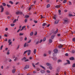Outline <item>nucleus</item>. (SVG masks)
Instances as JSON below:
<instances>
[{"mask_svg":"<svg viewBox=\"0 0 75 75\" xmlns=\"http://www.w3.org/2000/svg\"><path fill=\"white\" fill-rule=\"evenodd\" d=\"M9 43V45H11V44H12V42H8Z\"/></svg>","mask_w":75,"mask_h":75,"instance_id":"46","label":"nucleus"},{"mask_svg":"<svg viewBox=\"0 0 75 75\" xmlns=\"http://www.w3.org/2000/svg\"><path fill=\"white\" fill-rule=\"evenodd\" d=\"M32 64L33 67H34V68H35V65H34V64L32 63Z\"/></svg>","mask_w":75,"mask_h":75,"instance_id":"34","label":"nucleus"},{"mask_svg":"<svg viewBox=\"0 0 75 75\" xmlns=\"http://www.w3.org/2000/svg\"><path fill=\"white\" fill-rule=\"evenodd\" d=\"M33 52H34V53L35 54L36 53V49H35L34 50Z\"/></svg>","mask_w":75,"mask_h":75,"instance_id":"32","label":"nucleus"},{"mask_svg":"<svg viewBox=\"0 0 75 75\" xmlns=\"http://www.w3.org/2000/svg\"><path fill=\"white\" fill-rule=\"evenodd\" d=\"M49 43H51L52 42V40L51 39H49Z\"/></svg>","mask_w":75,"mask_h":75,"instance_id":"17","label":"nucleus"},{"mask_svg":"<svg viewBox=\"0 0 75 75\" xmlns=\"http://www.w3.org/2000/svg\"><path fill=\"white\" fill-rule=\"evenodd\" d=\"M72 41L74 42L75 41V38H73L72 39Z\"/></svg>","mask_w":75,"mask_h":75,"instance_id":"42","label":"nucleus"},{"mask_svg":"<svg viewBox=\"0 0 75 75\" xmlns=\"http://www.w3.org/2000/svg\"><path fill=\"white\" fill-rule=\"evenodd\" d=\"M70 60H73L74 59V58L73 57H71L70 58Z\"/></svg>","mask_w":75,"mask_h":75,"instance_id":"22","label":"nucleus"},{"mask_svg":"<svg viewBox=\"0 0 75 75\" xmlns=\"http://www.w3.org/2000/svg\"><path fill=\"white\" fill-rule=\"evenodd\" d=\"M55 37V35H52L51 37V38L52 39H53L54 38V37Z\"/></svg>","mask_w":75,"mask_h":75,"instance_id":"21","label":"nucleus"},{"mask_svg":"<svg viewBox=\"0 0 75 75\" xmlns=\"http://www.w3.org/2000/svg\"><path fill=\"white\" fill-rule=\"evenodd\" d=\"M2 5L4 7H5L6 6V4L4 3H2Z\"/></svg>","mask_w":75,"mask_h":75,"instance_id":"18","label":"nucleus"},{"mask_svg":"<svg viewBox=\"0 0 75 75\" xmlns=\"http://www.w3.org/2000/svg\"><path fill=\"white\" fill-rule=\"evenodd\" d=\"M30 52H31V50H28V51L27 53V54L28 56L30 55Z\"/></svg>","mask_w":75,"mask_h":75,"instance_id":"6","label":"nucleus"},{"mask_svg":"<svg viewBox=\"0 0 75 75\" xmlns=\"http://www.w3.org/2000/svg\"><path fill=\"white\" fill-rule=\"evenodd\" d=\"M40 72L42 74H44L45 72V71L43 70H40Z\"/></svg>","mask_w":75,"mask_h":75,"instance_id":"4","label":"nucleus"},{"mask_svg":"<svg viewBox=\"0 0 75 75\" xmlns=\"http://www.w3.org/2000/svg\"><path fill=\"white\" fill-rule=\"evenodd\" d=\"M29 60L28 59H27L26 60H24L25 62H27V61H28Z\"/></svg>","mask_w":75,"mask_h":75,"instance_id":"50","label":"nucleus"},{"mask_svg":"<svg viewBox=\"0 0 75 75\" xmlns=\"http://www.w3.org/2000/svg\"><path fill=\"white\" fill-rule=\"evenodd\" d=\"M15 25V24H11V27H13V26H14Z\"/></svg>","mask_w":75,"mask_h":75,"instance_id":"35","label":"nucleus"},{"mask_svg":"<svg viewBox=\"0 0 75 75\" xmlns=\"http://www.w3.org/2000/svg\"><path fill=\"white\" fill-rule=\"evenodd\" d=\"M67 63L68 64H70V62L69 61V60H67Z\"/></svg>","mask_w":75,"mask_h":75,"instance_id":"30","label":"nucleus"},{"mask_svg":"<svg viewBox=\"0 0 75 75\" xmlns=\"http://www.w3.org/2000/svg\"><path fill=\"white\" fill-rule=\"evenodd\" d=\"M42 18H44V17H43L42 16V15H41V19H42Z\"/></svg>","mask_w":75,"mask_h":75,"instance_id":"52","label":"nucleus"},{"mask_svg":"<svg viewBox=\"0 0 75 75\" xmlns=\"http://www.w3.org/2000/svg\"><path fill=\"white\" fill-rule=\"evenodd\" d=\"M69 5L70 6H71V5H72V3H71V2L69 1Z\"/></svg>","mask_w":75,"mask_h":75,"instance_id":"41","label":"nucleus"},{"mask_svg":"<svg viewBox=\"0 0 75 75\" xmlns=\"http://www.w3.org/2000/svg\"><path fill=\"white\" fill-rule=\"evenodd\" d=\"M45 38H44L43 40V41L44 42L45 41Z\"/></svg>","mask_w":75,"mask_h":75,"instance_id":"63","label":"nucleus"},{"mask_svg":"<svg viewBox=\"0 0 75 75\" xmlns=\"http://www.w3.org/2000/svg\"><path fill=\"white\" fill-rule=\"evenodd\" d=\"M53 18L54 20H56V17H55V16H53Z\"/></svg>","mask_w":75,"mask_h":75,"instance_id":"54","label":"nucleus"},{"mask_svg":"<svg viewBox=\"0 0 75 75\" xmlns=\"http://www.w3.org/2000/svg\"><path fill=\"white\" fill-rule=\"evenodd\" d=\"M0 7L1 8V12L2 13L4 11V8H3V5H1Z\"/></svg>","mask_w":75,"mask_h":75,"instance_id":"2","label":"nucleus"},{"mask_svg":"<svg viewBox=\"0 0 75 75\" xmlns=\"http://www.w3.org/2000/svg\"><path fill=\"white\" fill-rule=\"evenodd\" d=\"M10 52V50H8L7 52V54L8 55V54H10V52Z\"/></svg>","mask_w":75,"mask_h":75,"instance_id":"26","label":"nucleus"},{"mask_svg":"<svg viewBox=\"0 0 75 75\" xmlns=\"http://www.w3.org/2000/svg\"><path fill=\"white\" fill-rule=\"evenodd\" d=\"M71 52H72V53H75V50H72Z\"/></svg>","mask_w":75,"mask_h":75,"instance_id":"39","label":"nucleus"},{"mask_svg":"<svg viewBox=\"0 0 75 75\" xmlns=\"http://www.w3.org/2000/svg\"><path fill=\"white\" fill-rule=\"evenodd\" d=\"M33 22L35 23H38V22L36 21H34Z\"/></svg>","mask_w":75,"mask_h":75,"instance_id":"40","label":"nucleus"},{"mask_svg":"<svg viewBox=\"0 0 75 75\" xmlns=\"http://www.w3.org/2000/svg\"><path fill=\"white\" fill-rule=\"evenodd\" d=\"M58 28H57V30L54 32V34H57V33H58Z\"/></svg>","mask_w":75,"mask_h":75,"instance_id":"8","label":"nucleus"},{"mask_svg":"<svg viewBox=\"0 0 75 75\" xmlns=\"http://www.w3.org/2000/svg\"><path fill=\"white\" fill-rule=\"evenodd\" d=\"M47 72L48 73H50V71L49 70H47Z\"/></svg>","mask_w":75,"mask_h":75,"instance_id":"58","label":"nucleus"},{"mask_svg":"<svg viewBox=\"0 0 75 75\" xmlns=\"http://www.w3.org/2000/svg\"><path fill=\"white\" fill-rule=\"evenodd\" d=\"M31 40H30L28 42V43H30V42H31Z\"/></svg>","mask_w":75,"mask_h":75,"instance_id":"55","label":"nucleus"},{"mask_svg":"<svg viewBox=\"0 0 75 75\" xmlns=\"http://www.w3.org/2000/svg\"><path fill=\"white\" fill-rule=\"evenodd\" d=\"M46 65H47V66L49 67V66H51V64L47 63H46Z\"/></svg>","mask_w":75,"mask_h":75,"instance_id":"13","label":"nucleus"},{"mask_svg":"<svg viewBox=\"0 0 75 75\" xmlns=\"http://www.w3.org/2000/svg\"><path fill=\"white\" fill-rule=\"evenodd\" d=\"M29 59L30 60H31V59H33V58H32V57H29Z\"/></svg>","mask_w":75,"mask_h":75,"instance_id":"59","label":"nucleus"},{"mask_svg":"<svg viewBox=\"0 0 75 75\" xmlns=\"http://www.w3.org/2000/svg\"><path fill=\"white\" fill-rule=\"evenodd\" d=\"M16 19H15L13 21V23H16Z\"/></svg>","mask_w":75,"mask_h":75,"instance_id":"45","label":"nucleus"},{"mask_svg":"<svg viewBox=\"0 0 75 75\" xmlns=\"http://www.w3.org/2000/svg\"><path fill=\"white\" fill-rule=\"evenodd\" d=\"M29 68V66L28 65H26L25 67V69H27Z\"/></svg>","mask_w":75,"mask_h":75,"instance_id":"10","label":"nucleus"},{"mask_svg":"<svg viewBox=\"0 0 75 75\" xmlns=\"http://www.w3.org/2000/svg\"><path fill=\"white\" fill-rule=\"evenodd\" d=\"M62 62V60L60 59H59L57 61V62L58 63H59V62Z\"/></svg>","mask_w":75,"mask_h":75,"instance_id":"16","label":"nucleus"},{"mask_svg":"<svg viewBox=\"0 0 75 75\" xmlns=\"http://www.w3.org/2000/svg\"><path fill=\"white\" fill-rule=\"evenodd\" d=\"M57 55V54L54 53L53 54V57H55Z\"/></svg>","mask_w":75,"mask_h":75,"instance_id":"15","label":"nucleus"},{"mask_svg":"<svg viewBox=\"0 0 75 75\" xmlns=\"http://www.w3.org/2000/svg\"><path fill=\"white\" fill-rule=\"evenodd\" d=\"M28 50H26V51H24V52L23 54L24 55L25 54H26V53H27V52H28Z\"/></svg>","mask_w":75,"mask_h":75,"instance_id":"24","label":"nucleus"},{"mask_svg":"<svg viewBox=\"0 0 75 75\" xmlns=\"http://www.w3.org/2000/svg\"><path fill=\"white\" fill-rule=\"evenodd\" d=\"M62 45H60L58 46V48H62Z\"/></svg>","mask_w":75,"mask_h":75,"instance_id":"20","label":"nucleus"},{"mask_svg":"<svg viewBox=\"0 0 75 75\" xmlns=\"http://www.w3.org/2000/svg\"><path fill=\"white\" fill-rule=\"evenodd\" d=\"M67 0H64L63 1V3L64 4V3H66V2H67Z\"/></svg>","mask_w":75,"mask_h":75,"instance_id":"28","label":"nucleus"},{"mask_svg":"<svg viewBox=\"0 0 75 75\" xmlns=\"http://www.w3.org/2000/svg\"><path fill=\"white\" fill-rule=\"evenodd\" d=\"M33 35V32H32L30 34V35Z\"/></svg>","mask_w":75,"mask_h":75,"instance_id":"44","label":"nucleus"},{"mask_svg":"<svg viewBox=\"0 0 75 75\" xmlns=\"http://www.w3.org/2000/svg\"><path fill=\"white\" fill-rule=\"evenodd\" d=\"M37 33L36 32L35 33H34V35H37Z\"/></svg>","mask_w":75,"mask_h":75,"instance_id":"57","label":"nucleus"},{"mask_svg":"<svg viewBox=\"0 0 75 75\" xmlns=\"http://www.w3.org/2000/svg\"><path fill=\"white\" fill-rule=\"evenodd\" d=\"M50 4H48L47 5V8H48L49 7H50Z\"/></svg>","mask_w":75,"mask_h":75,"instance_id":"38","label":"nucleus"},{"mask_svg":"<svg viewBox=\"0 0 75 75\" xmlns=\"http://www.w3.org/2000/svg\"><path fill=\"white\" fill-rule=\"evenodd\" d=\"M40 67H41L43 69H44V70H45V67H43V66L42 65H40Z\"/></svg>","mask_w":75,"mask_h":75,"instance_id":"14","label":"nucleus"},{"mask_svg":"<svg viewBox=\"0 0 75 75\" xmlns=\"http://www.w3.org/2000/svg\"><path fill=\"white\" fill-rule=\"evenodd\" d=\"M27 59V58L25 57H24L23 58V59H22L23 60V59Z\"/></svg>","mask_w":75,"mask_h":75,"instance_id":"64","label":"nucleus"},{"mask_svg":"<svg viewBox=\"0 0 75 75\" xmlns=\"http://www.w3.org/2000/svg\"><path fill=\"white\" fill-rule=\"evenodd\" d=\"M16 15H19V14H23V13L20 11H16Z\"/></svg>","mask_w":75,"mask_h":75,"instance_id":"1","label":"nucleus"},{"mask_svg":"<svg viewBox=\"0 0 75 75\" xmlns=\"http://www.w3.org/2000/svg\"><path fill=\"white\" fill-rule=\"evenodd\" d=\"M7 6V7H8L9 8H10V7H11V6H10V5H8V4H7L6 5Z\"/></svg>","mask_w":75,"mask_h":75,"instance_id":"37","label":"nucleus"},{"mask_svg":"<svg viewBox=\"0 0 75 75\" xmlns=\"http://www.w3.org/2000/svg\"><path fill=\"white\" fill-rule=\"evenodd\" d=\"M65 55V56H66L67 57H68V53H66Z\"/></svg>","mask_w":75,"mask_h":75,"instance_id":"49","label":"nucleus"},{"mask_svg":"<svg viewBox=\"0 0 75 75\" xmlns=\"http://www.w3.org/2000/svg\"><path fill=\"white\" fill-rule=\"evenodd\" d=\"M25 26H23L22 28V29H23V30L24 29V28H25Z\"/></svg>","mask_w":75,"mask_h":75,"instance_id":"60","label":"nucleus"},{"mask_svg":"<svg viewBox=\"0 0 75 75\" xmlns=\"http://www.w3.org/2000/svg\"><path fill=\"white\" fill-rule=\"evenodd\" d=\"M57 52H58V50L55 49L54 50V53H57Z\"/></svg>","mask_w":75,"mask_h":75,"instance_id":"9","label":"nucleus"},{"mask_svg":"<svg viewBox=\"0 0 75 75\" xmlns=\"http://www.w3.org/2000/svg\"><path fill=\"white\" fill-rule=\"evenodd\" d=\"M8 30V28H5V31H7Z\"/></svg>","mask_w":75,"mask_h":75,"instance_id":"61","label":"nucleus"},{"mask_svg":"<svg viewBox=\"0 0 75 75\" xmlns=\"http://www.w3.org/2000/svg\"><path fill=\"white\" fill-rule=\"evenodd\" d=\"M49 68L50 70H51L52 69V67L51 66L49 67Z\"/></svg>","mask_w":75,"mask_h":75,"instance_id":"33","label":"nucleus"},{"mask_svg":"<svg viewBox=\"0 0 75 75\" xmlns=\"http://www.w3.org/2000/svg\"><path fill=\"white\" fill-rule=\"evenodd\" d=\"M9 2V3H11V4H13V2H12V1H10Z\"/></svg>","mask_w":75,"mask_h":75,"instance_id":"31","label":"nucleus"},{"mask_svg":"<svg viewBox=\"0 0 75 75\" xmlns=\"http://www.w3.org/2000/svg\"><path fill=\"white\" fill-rule=\"evenodd\" d=\"M26 45H27V43H25L24 45H23L24 47H25Z\"/></svg>","mask_w":75,"mask_h":75,"instance_id":"29","label":"nucleus"},{"mask_svg":"<svg viewBox=\"0 0 75 75\" xmlns=\"http://www.w3.org/2000/svg\"><path fill=\"white\" fill-rule=\"evenodd\" d=\"M58 23H59V21L57 20L54 22V24H58Z\"/></svg>","mask_w":75,"mask_h":75,"instance_id":"5","label":"nucleus"},{"mask_svg":"<svg viewBox=\"0 0 75 75\" xmlns=\"http://www.w3.org/2000/svg\"><path fill=\"white\" fill-rule=\"evenodd\" d=\"M39 43H40V41H37L36 42V44H37V45L38 44H39Z\"/></svg>","mask_w":75,"mask_h":75,"instance_id":"27","label":"nucleus"},{"mask_svg":"<svg viewBox=\"0 0 75 75\" xmlns=\"http://www.w3.org/2000/svg\"><path fill=\"white\" fill-rule=\"evenodd\" d=\"M40 69L39 68H37V71H40Z\"/></svg>","mask_w":75,"mask_h":75,"instance_id":"48","label":"nucleus"},{"mask_svg":"<svg viewBox=\"0 0 75 75\" xmlns=\"http://www.w3.org/2000/svg\"><path fill=\"white\" fill-rule=\"evenodd\" d=\"M20 30H21V28L19 29V30H18L17 31V33H18L20 31Z\"/></svg>","mask_w":75,"mask_h":75,"instance_id":"53","label":"nucleus"},{"mask_svg":"<svg viewBox=\"0 0 75 75\" xmlns=\"http://www.w3.org/2000/svg\"><path fill=\"white\" fill-rule=\"evenodd\" d=\"M69 23V21L68 20H64V24H65V23H66V24H68V23Z\"/></svg>","mask_w":75,"mask_h":75,"instance_id":"3","label":"nucleus"},{"mask_svg":"<svg viewBox=\"0 0 75 75\" xmlns=\"http://www.w3.org/2000/svg\"><path fill=\"white\" fill-rule=\"evenodd\" d=\"M13 59H14V61H16L17 60V57L14 56L13 57Z\"/></svg>","mask_w":75,"mask_h":75,"instance_id":"12","label":"nucleus"},{"mask_svg":"<svg viewBox=\"0 0 75 75\" xmlns=\"http://www.w3.org/2000/svg\"><path fill=\"white\" fill-rule=\"evenodd\" d=\"M27 21V19H26L25 20V23H26Z\"/></svg>","mask_w":75,"mask_h":75,"instance_id":"56","label":"nucleus"},{"mask_svg":"<svg viewBox=\"0 0 75 75\" xmlns=\"http://www.w3.org/2000/svg\"><path fill=\"white\" fill-rule=\"evenodd\" d=\"M23 33H20L19 34V35L20 36H22L23 35Z\"/></svg>","mask_w":75,"mask_h":75,"instance_id":"51","label":"nucleus"},{"mask_svg":"<svg viewBox=\"0 0 75 75\" xmlns=\"http://www.w3.org/2000/svg\"><path fill=\"white\" fill-rule=\"evenodd\" d=\"M25 17H26V18H28V17H29V16H28V15H26L25 16Z\"/></svg>","mask_w":75,"mask_h":75,"instance_id":"43","label":"nucleus"},{"mask_svg":"<svg viewBox=\"0 0 75 75\" xmlns=\"http://www.w3.org/2000/svg\"><path fill=\"white\" fill-rule=\"evenodd\" d=\"M47 25V23H44L42 24V26H43V27H44V26H45V25Z\"/></svg>","mask_w":75,"mask_h":75,"instance_id":"11","label":"nucleus"},{"mask_svg":"<svg viewBox=\"0 0 75 75\" xmlns=\"http://www.w3.org/2000/svg\"><path fill=\"white\" fill-rule=\"evenodd\" d=\"M3 46L2 45L0 47V50H2V48H3Z\"/></svg>","mask_w":75,"mask_h":75,"instance_id":"47","label":"nucleus"},{"mask_svg":"<svg viewBox=\"0 0 75 75\" xmlns=\"http://www.w3.org/2000/svg\"><path fill=\"white\" fill-rule=\"evenodd\" d=\"M69 16H74V15H72L71 14H69Z\"/></svg>","mask_w":75,"mask_h":75,"instance_id":"62","label":"nucleus"},{"mask_svg":"<svg viewBox=\"0 0 75 75\" xmlns=\"http://www.w3.org/2000/svg\"><path fill=\"white\" fill-rule=\"evenodd\" d=\"M5 13L6 15H8V14H9V12H8L7 11H6L5 12Z\"/></svg>","mask_w":75,"mask_h":75,"instance_id":"23","label":"nucleus"},{"mask_svg":"<svg viewBox=\"0 0 75 75\" xmlns=\"http://www.w3.org/2000/svg\"><path fill=\"white\" fill-rule=\"evenodd\" d=\"M53 59L54 61H57V58H53Z\"/></svg>","mask_w":75,"mask_h":75,"instance_id":"25","label":"nucleus"},{"mask_svg":"<svg viewBox=\"0 0 75 75\" xmlns=\"http://www.w3.org/2000/svg\"><path fill=\"white\" fill-rule=\"evenodd\" d=\"M61 6H60V5H56L55 6V7L56 8H60Z\"/></svg>","mask_w":75,"mask_h":75,"instance_id":"7","label":"nucleus"},{"mask_svg":"<svg viewBox=\"0 0 75 75\" xmlns=\"http://www.w3.org/2000/svg\"><path fill=\"white\" fill-rule=\"evenodd\" d=\"M72 67H73V68H74V67H75V63L73 64L72 66Z\"/></svg>","mask_w":75,"mask_h":75,"instance_id":"36","label":"nucleus"},{"mask_svg":"<svg viewBox=\"0 0 75 75\" xmlns=\"http://www.w3.org/2000/svg\"><path fill=\"white\" fill-rule=\"evenodd\" d=\"M16 72V69H13L12 71V72L13 74H14Z\"/></svg>","mask_w":75,"mask_h":75,"instance_id":"19","label":"nucleus"}]
</instances>
